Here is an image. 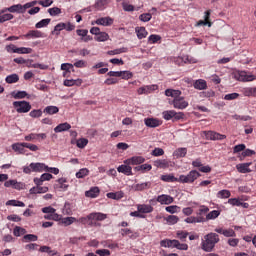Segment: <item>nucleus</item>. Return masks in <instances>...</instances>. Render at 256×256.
<instances>
[{"mask_svg":"<svg viewBox=\"0 0 256 256\" xmlns=\"http://www.w3.org/2000/svg\"><path fill=\"white\" fill-rule=\"evenodd\" d=\"M221 239L219 238V234L215 232H210L204 235L203 239L201 240V249L205 251V253H211L215 249V245L219 243Z\"/></svg>","mask_w":256,"mask_h":256,"instance_id":"f257e3e1","label":"nucleus"},{"mask_svg":"<svg viewBox=\"0 0 256 256\" xmlns=\"http://www.w3.org/2000/svg\"><path fill=\"white\" fill-rule=\"evenodd\" d=\"M199 177H201V173L197 170H191L187 175H180L178 183H194Z\"/></svg>","mask_w":256,"mask_h":256,"instance_id":"f03ea898","label":"nucleus"},{"mask_svg":"<svg viewBox=\"0 0 256 256\" xmlns=\"http://www.w3.org/2000/svg\"><path fill=\"white\" fill-rule=\"evenodd\" d=\"M13 107L17 113H29L31 111V103L23 101H14Z\"/></svg>","mask_w":256,"mask_h":256,"instance_id":"7ed1b4c3","label":"nucleus"},{"mask_svg":"<svg viewBox=\"0 0 256 256\" xmlns=\"http://www.w3.org/2000/svg\"><path fill=\"white\" fill-rule=\"evenodd\" d=\"M235 79H237V81H242V83H249L251 81H256V76L247 71H239L235 75Z\"/></svg>","mask_w":256,"mask_h":256,"instance_id":"20e7f679","label":"nucleus"},{"mask_svg":"<svg viewBox=\"0 0 256 256\" xmlns=\"http://www.w3.org/2000/svg\"><path fill=\"white\" fill-rule=\"evenodd\" d=\"M172 105L174 109H180L183 111V109H187V107H189V102L185 101V98L181 95H178L175 99H173Z\"/></svg>","mask_w":256,"mask_h":256,"instance_id":"39448f33","label":"nucleus"},{"mask_svg":"<svg viewBox=\"0 0 256 256\" xmlns=\"http://www.w3.org/2000/svg\"><path fill=\"white\" fill-rule=\"evenodd\" d=\"M47 139V134L45 133H30L24 137L25 141H38L41 143V141H45Z\"/></svg>","mask_w":256,"mask_h":256,"instance_id":"423d86ee","label":"nucleus"},{"mask_svg":"<svg viewBox=\"0 0 256 256\" xmlns=\"http://www.w3.org/2000/svg\"><path fill=\"white\" fill-rule=\"evenodd\" d=\"M114 19L106 16V17H101L95 20V22H92V25H101L102 27H111L114 23Z\"/></svg>","mask_w":256,"mask_h":256,"instance_id":"0eeeda50","label":"nucleus"},{"mask_svg":"<svg viewBox=\"0 0 256 256\" xmlns=\"http://www.w3.org/2000/svg\"><path fill=\"white\" fill-rule=\"evenodd\" d=\"M205 137L210 141H223V139H227V136L225 134H220L215 131L205 132Z\"/></svg>","mask_w":256,"mask_h":256,"instance_id":"6e6552de","label":"nucleus"},{"mask_svg":"<svg viewBox=\"0 0 256 256\" xmlns=\"http://www.w3.org/2000/svg\"><path fill=\"white\" fill-rule=\"evenodd\" d=\"M54 189H58V191H67V189H69V184H67V178H59L54 185Z\"/></svg>","mask_w":256,"mask_h":256,"instance_id":"1a4fd4ad","label":"nucleus"},{"mask_svg":"<svg viewBox=\"0 0 256 256\" xmlns=\"http://www.w3.org/2000/svg\"><path fill=\"white\" fill-rule=\"evenodd\" d=\"M156 201L160 203V205H171L173 203L174 199L172 196L167 194H161L156 198Z\"/></svg>","mask_w":256,"mask_h":256,"instance_id":"9d476101","label":"nucleus"},{"mask_svg":"<svg viewBox=\"0 0 256 256\" xmlns=\"http://www.w3.org/2000/svg\"><path fill=\"white\" fill-rule=\"evenodd\" d=\"M145 163V159L142 156H133L124 161L125 165H141Z\"/></svg>","mask_w":256,"mask_h":256,"instance_id":"9b49d317","label":"nucleus"},{"mask_svg":"<svg viewBox=\"0 0 256 256\" xmlns=\"http://www.w3.org/2000/svg\"><path fill=\"white\" fill-rule=\"evenodd\" d=\"M207 213H209V207L205 205H201L198 211L196 212V218L203 219L202 223H206L207 219L204 215H207Z\"/></svg>","mask_w":256,"mask_h":256,"instance_id":"f8f14e48","label":"nucleus"},{"mask_svg":"<svg viewBox=\"0 0 256 256\" xmlns=\"http://www.w3.org/2000/svg\"><path fill=\"white\" fill-rule=\"evenodd\" d=\"M61 70L63 72V77H69L72 73H75V68L73 67V64L71 63H62L61 64Z\"/></svg>","mask_w":256,"mask_h":256,"instance_id":"ddd939ff","label":"nucleus"},{"mask_svg":"<svg viewBox=\"0 0 256 256\" xmlns=\"http://www.w3.org/2000/svg\"><path fill=\"white\" fill-rule=\"evenodd\" d=\"M144 124L150 129H155L156 127H159L161 125V121L157 118H145Z\"/></svg>","mask_w":256,"mask_h":256,"instance_id":"4468645a","label":"nucleus"},{"mask_svg":"<svg viewBox=\"0 0 256 256\" xmlns=\"http://www.w3.org/2000/svg\"><path fill=\"white\" fill-rule=\"evenodd\" d=\"M23 37L25 39H41L43 38V34L39 30H30L28 33L24 34Z\"/></svg>","mask_w":256,"mask_h":256,"instance_id":"2eb2a0df","label":"nucleus"},{"mask_svg":"<svg viewBox=\"0 0 256 256\" xmlns=\"http://www.w3.org/2000/svg\"><path fill=\"white\" fill-rule=\"evenodd\" d=\"M130 164H122L118 166L117 171L118 173H123V175H133V168L129 166Z\"/></svg>","mask_w":256,"mask_h":256,"instance_id":"dca6fc26","label":"nucleus"},{"mask_svg":"<svg viewBox=\"0 0 256 256\" xmlns=\"http://www.w3.org/2000/svg\"><path fill=\"white\" fill-rule=\"evenodd\" d=\"M26 67H29L31 69H41L42 71L49 69V66L40 63H33V60L31 59H28Z\"/></svg>","mask_w":256,"mask_h":256,"instance_id":"f3484780","label":"nucleus"},{"mask_svg":"<svg viewBox=\"0 0 256 256\" xmlns=\"http://www.w3.org/2000/svg\"><path fill=\"white\" fill-rule=\"evenodd\" d=\"M156 89H157V85L155 84L143 86L138 89V95H147L151 93V91H155Z\"/></svg>","mask_w":256,"mask_h":256,"instance_id":"a211bd4d","label":"nucleus"},{"mask_svg":"<svg viewBox=\"0 0 256 256\" xmlns=\"http://www.w3.org/2000/svg\"><path fill=\"white\" fill-rule=\"evenodd\" d=\"M31 169L33 173H42V171H46L47 165L44 163H31Z\"/></svg>","mask_w":256,"mask_h":256,"instance_id":"6ab92c4d","label":"nucleus"},{"mask_svg":"<svg viewBox=\"0 0 256 256\" xmlns=\"http://www.w3.org/2000/svg\"><path fill=\"white\" fill-rule=\"evenodd\" d=\"M12 149L19 155H25V142L12 144Z\"/></svg>","mask_w":256,"mask_h":256,"instance_id":"aec40b11","label":"nucleus"},{"mask_svg":"<svg viewBox=\"0 0 256 256\" xmlns=\"http://www.w3.org/2000/svg\"><path fill=\"white\" fill-rule=\"evenodd\" d=\"M47 191H49V187L47 186H35L32 187L29 192L31 195H37V194H41V193H47Z\"/></svg>","mask_w":256,"mask_h":256,"instance_id":"412c9836","label":"nucleus"},{"mask_svg":"<svg viewBox=\"0 0 256 256\" xmlns=\"http://www.w3.org/2000/svg\"><path fill=\"white\" fill-rule=\"evenodd\" d=\"M244 97H256V87H245L241 90Z\"/></svg>","mask_w":256,"mask_h":256,"instance_id":"4be33fe9","label":"nucleus"},{"mask_svg":"<svg viewBox=\"0 0 256 256\" xmlns=\"http://www.w3.org/2000/svg\"><path fill=\"white\" fill-rule=\"evenodd\" d=\"M69 129H71V124L64 122V123L58 124L54 128V133H63L65 131H69Z\"/></svg>","mask_w":256,"mask_h":256,"instance_id":"5701e85b","label":"nucleus"},{"mask_svg":"<svg viewBox=\"0 0 256 256\" xmlns=\"http://www.w3.org/2000/svg\"><path fill=\"white\" fill-rule=\"evenodd\" d=\"M99 187H92L90 188V190L85 192V197H89L90 199H95L97 197H99Z\"/></svg>","mask_w":256,"mask_h":256,"instance_id":"b1692460","label":"nucleus"},{"mask_svg":"<svg viewBox=\"0 0 256 256\" xmlns=\"http://www.w3.org/2000/svg\"><path fill=\"white\" fill-rule=\"evenodd\" d=\"M250 165H251V162L241 163L236 166V169L238 173H251V168H249Z\"/></svg>","mask_w":256,"mask_h":256,"instance_id":"393cba45","label":"nucleus"},{"mask_svg":"<svg viewBox=\"0 0 256 256\" xmlns=\"http://www.w3.org/2000/svg\"><path fill=\"white\" fill-rule=\"evenodd\" d=\"M78 223H81L82 225H89L90 227H93L95 225V222H93L91 214L87 215L86 217H80L78 220H76Z\"/></svg>","mask_w":256,"mask_h":256,"instance_id":"a878e982","label":"nucleus"},{"mask_svg":"<svg viewBox=\"0 0 256 256\" xmlns=\"http://www.w3.org/2000/svg\"><path fill=\"white\" fill-rule=\"evenodd\" d=\"M137 210L139 213H153V206L149 204H139Z\"/></svg>","mask_w":256,"mask_h":256,"instance_id":"bb28decb","label":"nucleus"},{"mask_svg":"<svg viewBox=\"0 0 256 256\" xmlns=\"http://www.w3.org/2000/svg\"><path fill=\"white\" fill-rule=\"evenodd\" d=\"M91 217H92V223H94V221H105V219H107V214H103L100 212H93L90 213Z\"/></svg>","mask_w":256,"mask_h":256,"instance_id":"cd10ccee","label":"nucleus"},{"mask_svg":"<svg viewBox=\"0 0 256 256\" xmlns=\"http://www.w3.org/2000/svg\"><path fill=\"white\" fill-rule=\"evenodd\" d=\"M194 89H198L199 91H203L207 89V81L203 79H198L194 82Z\"/></svg>","mask_w":256,"mask_h":256,"instance_id":"c85d7f7f","label":"nucleus"},{"mask_svg":"<svg viewBox=\"0 0 256 256\" xmlns=\"http://www.w3.org/2000/svg\"><path fill=\"white\" fill-rule=\"evenodd\" d=\"M161 181H164L165 183H179V178H175L173 174H166L161 176Z\"/></svg>","mask_w":256,"mask_h":256,"instance_id":"c756f323","label":"nucleus"},{"mask_svg":"<svg viewBox=\"0 0 256 256\" xmlns=\"http://www.w3.org/2000/svg\"><path fill=\"white\" fill-rule=\"evenodd\" d=\"M43 113H45V115H57V113H59V107L47 106L44 108Z\"/></svg>","mask_w":256,"mask_h":256,"instance_id":"7c9ffc66","label":"nucleus"},{"mask_svg":"<svg viewBox=\"0 0 256 256\" xmlns=\"http://www.w3.org/2000/svg\"><path fill=\"white\" fill-rule=\"evenodd\" d=\"M187 155V148H178L173 152V157L176 159H181Z\"/></svg>","mask_w":256,"mask_h":256,"instance_id":"2f4dec72","label":"nucleus"},{"mask_svg":"<svg viewBox=\"0 0 256 256\" xmlns=\"http://www.w3.org/2000/svg\"><path fill=\"white\" fill-rule=\"evenodd\" d=\"M149 187H151L150 182H143L140 184H135L133 186V189H134V191H145V189H149Z\"/></svg>","mask_w":256,"mask_h":256,"instance_id":"473e14b6","label":"nucleus"},{"mask_svg":"<svg viewBox=\"0 0 256 256\" xmlns=\"http://www.w3.org/2000/svg\"><path fill=\"white\" fill-rule=\"evenodd\" d=\"M81 83H82L81 79H77V80L66 79V80H64L63 85H65V87H73L75 85L79 86V85H81Z\"/></svg>","mask_w":256,"mask_h":256,"instance_id":"72a5a7b5","label":"nucleus"},{"mask_svg":"<svg viewBox=\"0 0 256 256\" xmlns=\"http://www.w3.org/2000/svg\"><path fill=\"white\" fill-rule=\"evenodd\" d=\"M164 221H166L167 225H177V223H179V217L176 215H169L164 218Z\"/></svg>","mask_w":256,"mask_h":256,"instance_id":"f704fd0d","label":"nucleus"},{"mask_svg":"<svg viewBox=\"0 0 256 256\" xmlns=\"http://www.w3.org/2000/svg\"><path fill=\"white\" fill-rule=\"evenodd\" d=\"M221 215V211L219 210H212L208 214H206V221H212L214 219H217Z\"/></svg>","mask_w":256,"mask_h":256,"instance_id":"c9c22d12","label":"nucleus"},{"mask_svg":"<svg viewBox=\"0 0 256 256\" xmlns=\"http://www.w3.org/2000/svg\"><path fill=\"white\" fill-rule=\"evenodd\" d=\"M9 13H24L23 12V5L16 4L8 7Z\"/></svg>","mask_w":256,"mask_h":256,"instance_id":"e433bc0d","label":"nucleus"},{"mask_svg":"<svg viewBox=\"0 0 256 256\" xmlns=\"http://www.w3.org/2000/svg\"><path fill=\"white\" fill-rule=\"evenodd\" d=\"M76 221H77V218H75V217L61 218V223L65 227H69V225H73V223H75Z\"/></svg>","mask_w":256,"mask_h":256,"instance_id":"4c0bfd02","label":"nucleus"},{"mask_svg":"<svg viewBox=\"0 0 256 256\" xmlns=\"http://www.w3.org/2000/svg\"><path fill=\"white\" fill-rule=\"evenodd\" d=\"M173 248L179 249V251H187V249H189V245L181 243L179 240H174Z\"/></svg>","mask_w":256,"mask_h":256,"instance_id":"58836bf2","label":"nucleus"},{"mask_svg":"<svg viewBox=\"0 0 256 256\" xmlns=\"http://www.w3.org/2000/svg\"><path fill=\"white\" fill-rule=\"evenodd\" d=\"M175 116V110H166L162 112V117L165 119V121H171V119H174Z\"/></svg>","mask_w":256,"mask_h":256,"instance_id":"ea45409f","label":"nucleus"},{"mask_svg":"<svg viewBox=\"0 0 256 256\" xmlns=\"http://www.w3.org/2000/svg\"><path fill=\"white\" fill-rule=\"evenodd\" d=\"M136 34H137L138 39H145V37H147V35H148L145 27L136 28Z\"/></svg>","mask_w":256,"mask_h":256,"instance_id":"a19ab883","label":"nucleus"},{"mask_svg":"<svg viewBox=\"0 0 256 256\" xmlns=\"http://www.w3.org/2000/svg\"><path fill=\"white\" fill-rule=\"evenodd\" d=\"M27 91H13L11 92V96L14 99H25V97H27Z\"/></svg>","mask_w":256,"mask_h":256,"instance_id":"79ce46f5","label":"nucleus"},{"mask_svg":"<svg viewBox=\"0 0 256 256\" xmlns=\"http://www.w3.org/2000/svg\"><path fill=\"white\" fill-rule=\"evenodd\" d=\"M165 95H166V97H173V99H175L176 97H179V95H181V91L180 90L167 89V90H165Z\"/></svg>","mask_w":256,"mask_h":256,"instance_id":"37998d69","label":"nucleus"},{"mask_svg":"<svg viewBox=\"0 0 256 256\" xmlns=\"http://www.w3.org/2000/svg\"><path fill=\"white\" fill-rule=\"evenodd\" d=\"M27 233V230L21 226H16L13 230V235L15 237H21V235H25Z\"/></svg>","mask_w":256,"mask_h":256,"instance_id":"c03bdc74","label":"nucleus"},{"mask_svg":"<svg viewBox=\"0 0 256 256\" xmlns=\"http://www.w3.org/2000/svg\"><path fill=\"white\" fill-rule=\"evenodd\" d=\"M39 239V237L35 234H26L23 236V241L25 243H31V242H35Z\"/></svg>","mask_w":256,"mask_h":256,"instance_id":"a18cd8bd","label":"nucleus"},{"mask_svg":"<svg viewBox=\"0 0 256 256\" xmlns=\"http://www.w3.org/2000/svg\"><path fill=\"white\" fill-rule=\"evenodd\" d=\"M51 23L50 18L42 19L41 21L35 24L36 29H43V27H47Z\"/></svg>","mask_w":256,"mask_h":256,"instance_id":"49530a36","label":"nucleus"},{"mask_svg":"<svg viewBox=\"0 0 256 256\" xmlns=\"http://www.w3.org/2000/svg\"><path fill=\"white\" fill-rule=\"evenodd\" d=\"M229 197H231V191H229V190H220L217 193L218 199H229Z\"/></svg>","mask_w":256,"mask_h":256,"instance_id":"de8ad7c7","label":"nucleus"},{"mask_svg":"<svg viewBox=\"0 0 256 256\" xmlns=\"http://www.w3.org/2000/svg\"><path fill=\"white\" fill-rule=\"evenodd\" d=\"M6 205L11 207H25V203L19 200H8Z\"/></svg>","mask_w":256,"mask_h":256,"instance_id":"09e8293b","label":"nucleus"},{"mask_svg":"<svg viewBox=\"0 0 256 256\" xmlns=\"http://www.w3.org/2000/svg\"><path fill=\"white\" fill-rule=\"evenodd\" d=\"M16 53L18 55H29L30 53H33V49L27 47H18Z\"/></svg>","mask_w":256,"mask_h":256,"instance_id":"8fccbe9b","label":"nucleus"},{"mask_svg":"<svg viewBox=\"0 0 256 256\" xmlns=\"http://www.w3.org/2000/svg\"><path fill=\"white\" fill-rule=\"evenodd\" d=\"M89 175V169L87 168H81L77 173H76V179H84V177H87Z\"/></svg>","mask_w":256,"mask_h":256,"instance_id":"3c124183","label":"nucleus"},{"mask_svg":"<svg viewBox=\"0 0 256 256\" xmlns=\"http://www.w3.org/2000/svg\"><path fill=\"white\" fill-rule=\"evenodd\" d=\"M89 143V140L87 138H80L76 141V145L79 149H85Z\"/></svg>","mask_w":256,"mask_h":256,"instance_id":"603ef678","label":"nucleus"},{"mask_svg":"<svg viewBox=\"0 0 256 256\" xmlns=\"http://www.w3.org/2000/svg\"><path fill=\"white\" fill-rule=\"evenodd\" d=\"M184 221L185 223H188V224L203 223V219L196 218V216L187 217Z\"/></svg>","mask_w":256,"mask_h":256,"instance_id":"864d4df0","label":"nucleus"},{"mask_svg":"<svg viewBox=\"0 0 256 256\" xmlns=\"http://www.w3.org/2000/svg\"><path fill=\"white\" fill-rule=\"evenodd\" d=\"M63 29H65V23H63V22L58 23L54 27V30L52 31V35H59L61 33V31H63Z\"/></svg>","mask_w":256,"mask_h":256,"instance_id":"5fc2aeb1","label":"nucleus"},{"mask_svg":"<svg viewBox=\"0 0 256 256\" xmlns=\"http://www.w3.org/2000/svg\"><path fill=\"white\" fill-rule=\"evenodd\" d=\"M72 65H73L74 69H75V67L77 69H85V67H87V61H85V60H76Z\"/></svg>","mask_w":256,"mask_h":256,"instance_id":"6e6d98bb","label":"nucleus"},{"mask_svg":"<svg viewBox=\"0 0 256 256\" xmlns=\"http://www.w3.org/2000/svg\"><path fill=\"white\" fill-rule=\"evenodd\" d=\"M176 236L180 241L185 242L187 241V237H189V232L180 230L176 233Z\"/></svg>","mask_w":256,"mask_h":256,"instance_id":"4d7b16f0","label":"nucleus"},{"mask_svg":"<svg viewBox=\"0 0 256 256\" xmlns=\"http://www.w3.org/2000/svg\"><path fill=\"white\" fill-rule=\"evenodd\" d=\"M5 81H6V83H9V84L17 83L19 81V75H17V74L8 75L5 78Z\"/></svg>","mask_w":256,"mask_h":256,"instance_id":"13d9d810","label":"nucleus"},{"mask_svg":"<svg viewBox=\"0 0 256 256\" xmlns=\"http://www.w3.org/2000/svg\"><path fill=\"white\" fill-rule=\"evenodd\" d=\"M153 19V15L151 13H143L139 16V20L142 21V23H149Z\"/></svg>","mask_w":256,"mask_h":256,"instance_id":"bf43d9fd","label":"nucleus"},{"mask_svg":"<svg viewBox=\"0 0 256 256\" xmlns=\"http://www.w3.org/2000/svg\"><path fill=\"white\" fill-rule=\"evenodd\" d=\"M136 171H141V173H145V171H151L153 169V166L151 164H142L140 166H137Z\"/></svg>","mask_w":256,"mask_h":256,"instance_id":"052dcab7","label":"nucleus"},{"mask_svg":"<svg viewBox=\"0 0 256 256\" xmlns=\"http://www.w3.org/2000/svg\"><path fill=\"white\" fill-rule=\"evenodd\" d=\"M29 115L33 119H39V117H42L43 111L41 109H34L29 113Z\"/></svg>","mask_w":256,"mask_h":256,"instance_id":"680f3d73","label":"nucleus"},{"mask_svg":"<svg viewBox=\"0 0 256 256\" xmlns=\"http://www.w3.org/2000/svg\"><path fill=\"white\" fill-rule=\"evenodd\" d=\"M108 39H109V34H107L106 32H100L95 38V40L99 42H104V41H107Z\"/></svg>","mask_w":256,"mask_h":256,"instance_id":"e2e57ef3","label":"nucleus"},{"mask_svg":"<svg viewBox=\"0 0 256 256\" xmlns=\"http://www.w3.org/2000/svg\"><path fill=\"white\" fill-rule=\"evenodd\" d=\"M48 13L51 17H57V15H61V9L59 7L49 8Z\"/></svg>","mask_w":256,"mask_h":256,"instance_id":"0e129e2a","label":"nucleus"},{"mask_svg":"<svg viewBox=\"0 0 256 256\" xmlns=\"http://www.w3.org/2000/svg\"><path fill=\"white\" fill-rule=\"evenodd\" d=\"M180 207L177 205H172V206H168L165 208V211H167V213H171V215L175 214V213H179L180 211Z\"/></svg>","mask_w":256,"mask_h":256,"instance_id":"69168bd1","label":"nucleus"},{"mask_svg":"<svg viewBox=\"0 0 256 256\" xmlns=\"http://www.w3.org/2000/svg\"><path fill=\"white\" fill-rule=\"evenodd\" d=\"M4 187H13L14 189H19V183L17 180H8L4 183Z\"/></svg>","mask_w":256,"mask_h":256,"instance_id":"338daca9","label":"nucleus"},{"mask_svg":"<svg viewBox=\"0 0 256 256\" xmlns=\"http://www.w3.org/2000/svg\"><path fill=\"white\" fill-rule=\"evenodd\" d=\"M13 17L14 16L11 13L0 15V24L5 23L7 21H11V19H13Z\"/></svg>","mask_w":256,"mask_h":256,"instance_id":"774afa93","label":"nucleus"}]
</instances>
